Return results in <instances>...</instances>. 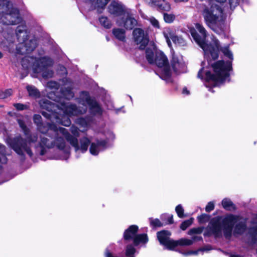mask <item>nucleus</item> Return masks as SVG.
Instances as JSON below:
<instances>
[{"label": "nucleus", "mask_w": 257, "mask_h": 257, "mask_svg": "<svg viewBox=\"0 0 257 257\" xmlns=\"http://www.w3.org/2000/svg\"><path fill=\"white\" fill-rule=\"evenodd\" d=\"M41 115L39 114H35L34 116V122L43 134V135L40 136V142L38 144H36L38 137L34 134L28 137L26 141H24L20 136L13 138H9L7 139V144L18 155H22L24 153H27L31 157L33 154L30 148L33 144L35 147L39 146L42 149L41 155L44 154V149L45 148H50L55 146L59 150L64 151L65 156L60 159L67 160L69 158V148L66 146L63 137L74 148L76 152L84 153L87 150L90 142L88 138H82L79 143L77 138L71 136L66 128L57 127L54 124H47L44 126L41 124Z\"/></svg>", "instance_id": "1"}, {"label": "nucleus", "mask_w": 257, "mask_h": 257, "mask_svg": "<svg viewBox=\"0 0 257 257\" xmlns=\"http://www.w3.org/2000/svg\"><path fill=\"white\" fill-rule=\"evenodd\" d=\"M190 32L194 40L203 50L207 60L202 62L198 77L215 85L226 81L229 77L233 59L228 46L221 47L219 41L214 36L212 37L211 41L207 43L206 31L199 24H196L195 29L191 28Z\"/></svg>", "instance_id": "2"}, {"label": "nucleus", "mask_w": 257, "mask_h": 257, "mask_svg": "<svg viewBox=\"0 0 257 257\" xmlns=\"http://www.w3.org/2000/svg\"><path fill=\"white\" fill-rule=\"evenodd\" d=\"M237 223L235 227V233H242L245 229V221L239 216L228 214L223 218L217 217L212 218L208 226L204 235H213L215 237L222 236V233L225 237L231 236L233 225Z\"/></svg>", "instance_id": "3"}, {"label": "nucleus", "mask_w": 257, "mask_h": 257, "mask_svg": "<svg viewBox=\"0 0 257 257\" xmlns=\"http://www.w3.org/2000/svg\"><path fill=\"white\" fill-rule=\"evenodd\" d=\"M202 14L206 25L213 31L219 34L223 32V11L218 5L205 7Z\"/></svg>", "instance_id": "4"}, {"label": "nucleus", "mask_w": 257, "mask_h": 257, "mask_svg": "<svg viewBox=\"0 0 257 257\" xmlns=\"http://www.w3.org/2000/svg\"><path fill=\"white\" fill-rule=\"evenodd\" d=\"M146 59L150 64H155L161 69L163 74L168 77L171 74L168 59L160 50L154 45H149L146 51Z\"/></svg>", "instance_id": "5"}, {"label": "nucleus", "mask_w": 257, "mask_h": 257, "mask_svg": "<svg viewBox=\"0 0 257 257\" xmlns=\"http://www.w3.org/2000/svg\"><path fill=\"white\" fill-rule=\"evenodd\" d=\"M61 101H63V103L57 105L59 110L58 112V118L59 120L57 122L64 126H68L70 125L71 121L69 117L82 114L86 111V108L82 110H78L75 105L65 102L64 100L61 99Z\"/></svg>", "instance_id": "6"}, {"label": "nucleus", "mask_w": 257, "mask_h": 257, "mask_svg": "<svg viewBox=\"0 0 257 257\" xmlns=\"http://www.w3.org/2000/svg\"><path fill=\"white\" fill-rule=\"evenodd\" d=\"M5 13L7 25H16L21 21L18 10L14 8L12 4L7 0H0V14Z\"/></svg>", "instance_id": "7"}, {"label": "nucleus", "mask_w": 257, "mask_h": 257, "mask_svg": "<svg viewBox=\"0 0 257 257\" xmlns=\"http://www.w3.org/2000/svg\"><path fill=\"white\" fill-rule=\"evenodd\" d=\"M138 227L135 225L130 226L124 232V240H132L135 245H143L148 241L146 234H137Z\"/></svg>", "instance_id": "8"}, {"label": "nucleus", "mask_w": 257, "mask_h": 257, "mask_svg": "<svg viewBox=\"0 0 257 257\" xmlns=\"http://www.w3.org/2000/svg\"><path fill=\"white\" fill-rule=\"evenodd\" d=\"M39 65L37 68H35L36 73H40L45 78H51L53 75V72L49 68L53 64L51 59L43 58L37 62Z\"/></svg>", "instance_id": "9"}, {"label": "nucleus", "mask_w": 257, "mask_h": 257, "mask_svg": "<svg viewBox=\"0 0 257 257\" xmlns=\"http://www.w3.org/2000/svg\"><path fill=\"white\" fill-rule=\"evenodd\" d=\"M133 35L135 41L140 45V48L143 49L148 44L149 38L148 34L141 29L137 28L134 30Z\"/></svg>", "instance_id": "10"}, {"label": "nucleus", "mask_w": 257, "mask_h": 257, "mask_svg": "<svg viewBox=\"0 0 257 257\" xmlns=\"http://www.w3.org/2000/svg\"><path fill=\"white\" fill-rule=\"evenodd\" d=\"M109 13L116 17L117 19H120L126 13L125 11L124 6L117 1L112 2L108 7Z\"/></svg>", "instance_id": "11"}, {"label": "nucleus", "mask_w": 257, "mask_h": 257, "mask_svg": "<svg viewBox=\"0 0 257 257\" xmlns=\"http://www.w3.org/2000/svg\"><path fill=\"white\" fill-rule=\"evenodd\" d=\"M170 232L166 230L158 232L157 233V237L160 243L165 246L166 248L172 250L175 243V240L170 239Z\"/></svg>", "instance_id": "12"}, {"label": "nucleus", "mask_w": 257, "mask_h": 257, "mask_svg": "<svg viewBox=\"0 0 257 257\" xmlns=\"http://www.w3.org/2000/svg\"><path fill=\"white\" fill-rule=\"evenodd\" d=\"M116 23L126 29H132L137 24V20L128 13L125 14L120 19H117Z\"/></svg>", "instance_id": "13"}, {"label": "nucleus", "mask_w": 257, "mask_h": 257, "mask_svg": "<svg viewBox=\"0 0 257 257\" xmlns=\"http://www.w3.org/2000/svg\"><path fill=\"white\" fill-rule=\"evenodd\" d=\"M171 64L172 68L174 72L181 73L185 71V64L181 56L173 54Z\"/></svg>", "instance_id": "14"}, {"label": "nucleus", "mask_w": 257, "mask_h": 257, "mask_svg": "<svg viewBox=\"0 0 257 257\" xmlns=\"http://www.w3.org/2000/svg\"><path fill=\"white\" fill-rule=\"evenodd\" d=\"M163 34L169 47H172L171 40H172L176 35V29L174 27H167L164 28Z\"/></svg>", "instance_id": "15"}, {"label": "nucleus", "mask_w": 257, "mask_h": 257, "mask_svg": "<svg viewBox=\"0 0 257 257\" xmlns=\"http://www.w3.org/2000/svg\"><path fill=\"white\" fill-rule=\"evenodd\" d=\"M106 147L105 141H97L96 143H93L91 144L89 151L92 155H97L100 151L104 150Z\"/></svg>", "instance_id": "16"}, {"label": "nucleus", "mask_w": 257, "mask_h": 257, "mask_svg": "<svg viewBox=\"0 0 257 257\" xmlns=\"http://www.w3.org/2000/svg\"><path fill=\"white\" fill-rule=\"evenodd\" d=\"M149 4L152 7L156 8L159 10L169 11L171 9L169 3L165 0H150Z\"/></svg>", "instance_id": "17"}, {"label": "nucleus", "mask_w": 257, "mask_h": 257, "mask_svg": "<svg viewBox=\"0 0 257 257\" xmlns=\"http://www.w3.org/2000/svg\"><path fill=\"white\" fill-rule=\"evenodd\" d=\"M63 88H62V93L63 95H71L73 83L67 78H64L63 81Z\"/></svg>", "instance_id": "18"}, {"label": "nucleus", "mask_w": 257, "mask_h": 257, "mask_svg": "<svg viewBox=\"0 0 257 257\" xmlns=\"http://www.w3.org/2000/svg\"><path fill=\"white\" fill-rule=\"evenodd\" d=\"M16 35L19 41H25L27 37L25 25H21L17 27L16 30Z\"/></svg>", "instance_id": "19"}, {"label": "nucleus", "mask_w": 257, "mask_h": 257, "mask_svg": "<svg viewBox=\"0 0 257 257\" xmlns=\"http://www.w3.org/2000/svg\"><path fill=\"white\" fill-rule=\"evenodd\" d=\"M87 103L89 105L91 111L95 114H100L101 112V109L98 104L95 101L92 100L90 102V99H87Z\"/></svg>", "instance_id": "20"}, {"label": "nucleus", "mask_w": 257, "mask_h": 257, "mask_svg": "<svg viewBox=\"0 0 257 257\" xmlns=\"http://www.w3.org/2000/svg\"><path fill=\"white\" fill-rule=\"evenodd\" d=\"M96 9H103L109 0H88Z\"/></svg>", "instance_id": "21"}, {"label": "nucleus", "mask_w": 257, "mask_h": 257, "mask_svg": "<svg viewBox=\"0 0 257 257\" xmlns=\"http://www.w3.org/2000/svg\"><path fill=\"white\" fill-rule=\"evenodd\" d=\"M226 0H208L210 4H213L214 3L216 2L219 4L223 3L226 2ZM241 0H228V3L230 8L235 7L237 6L239 2Z\"/></svg>", "instance_id": "22"}, {"label": "nucleus", "mask_w": 257, "mask_h": 257, "mask_svg": "<svg viewBox=\"0 0 257 257\" xmlns=\"http://www.w3.org/2000/svg\"><path fill=\"white\" fill-rule=\"evenodd\" d=\"M193 241L191 239L187 238H181L179 240H175V245H173V249L178 245H190L193 243Z\"/></svg>", "instance_id": "23"}, {"label": "nucleus", "mask_w": 257, "mask_h": 257, "mask_svg": "<svg viewBox=\"0 0 257 257\" xmlns=\"http://www.w3.org/2000/svg\"><path fill=\"white\" fill-rule=\"evenodd\" d=\"M222 205L223 207L227 210H232L235 209L234 206L232 202L228 199H224L222 201Z\"/></svg>", "instance_id": "24"}, {"label": "nucleus", "mask_w": 257, "mask_h": 257, "mask_svg": "<svg viewBox=\"0 0 257 257\" xmlns=\"http://www.w3.org/2000/svg\"><path fill=\"white\" fill-rule=\"evenodd\" d=\"M113 33L115 37L120 40H123L125 38L124 31L122 29H114Z\"/></svg>", "instance_id": "25"}, {"label": "nucleus", "mask_w": 257, "mask_h": 257, "mask_svg": "<svg viewBox=\"0 0 257 257\" xmlns=\"http://www.w3.org/2000/svg\"><path fill=\"white\" fill-rule=\"evenodd\" d=\"M99 23L101 26L105 28L109 29L111 27V23L106 17H101L99 19Z\"/></svg>", "instance_id": "26"}, {"label": "nucleus", "mask_w": 257, "mask_h": 257, "mask_svg": "<svg viewBox=\"0 0 257 257\" xmlns=\"http://www.w3.org/2000/svg\"><path fill=\"white\" fill-rule=\"evenodd\" d=\"M5 147L0 144V162L5 164L7 163V159L6 157Z\"/></svg>", "instance_id": "27"}, {"label": "nucleus", "mask_w": 257, "mask_h": 257, "mask_svg": "<svg viewBox=\"0 0 257 257\" xmlns=\"http://www.w3.org/2000/svg\"><path fill=\"white\" fill-rule=\"evenodd\" d=\"M27 89L29 92L30 96H37L40 95L38 89L34 86H28Z\"/></svg>", "instance_id": "28"}, {"label": "nucleus", "mask_w": 257, "mask_h": 257, "mask_svg": "<svg viewBox=\"0 0 257 257\" xmlns=\"http://www.w3.org/2000/svg\"><path fill=\"white\" fill-rule=\"evenodd\" d=\"M172 41L178 46H185L186 44L185 41L180 36H176Z\"/></svg>", "instance_id": "29"}, {"label": "nucleus", "mask_w": 257, "mask_h": 257, "mask_svg": "<svg viewBox=\"0 0 257 257\" xmlns=\"http://www.w3.org/2000/svg\"><path fill=\"white\" fill-rule=\"evenodd\" d=\"M152 26L156 29H160V25L159 22L153 17H149L147 19Z\"/></svg>", "instance_id": "30"}, {"label": "nucleus", "mask_w": 257, "mask_h": 257, "mask_svg": "<svg viewBox=\"0 0 257 257\" xmlns=\"http://www.w3.org/2000/svg\"><path fill=\"white\" fill-rule=\"evenodd\" d=\"M175 19V16L173 14H164V21L167 23H172L173 22Z\"/></svg>", "instance_id": "31"}, {"label": "nucleus", "mask_w": 257, "mask_h": 257, "mask_svg": "<svg viewBox=\"0 0 257 257\" xmlns=\"http://www.w3.org/2000/svg\"><path fill=\"white\" fill-rule=\"evenodd\" d=\"M193 222V219L190 218V219L184 221L182 222V223L181 224L180 228L184 230H185L187 227H188Z\"/></svg>", "instance_id": "32"}, {"label": "nucleus", "mask_w": 257, "mask_h": 257, "mask_svg": "<svg viewBox=\"0 0 257 257\" xmlns=\"http://www.w3.org/2000/svg\"><path fill=\"white\" fill-rule=\"evenodd\" d=\"M77 123L82 127L87 128L89 125V122L88 120L84 118H79L77 120Z\"/></svg>", "instance_id": "33"}, {"label": "nucleus", "mask_w": 257, "mask_h": 257, "mask_svg": "<svg viewBox=\"0 0 257 257\" xmlns=\"http://www.w3.org/2000/svg\"><path fill=\"white\" fill-rule=\"evenodd\" d=\"M203 231L202 227L193 228L191 229L188 231L189 235H192L193 234H200Z\"/></svg>", "instance_id": "34"}, {"label": "nucleus", "mask_w": 257, "mask_h": 257, "mask_svg": "<svg viewBox=\"0 0 257 257\" xmlns=\"http://www.w3.org/2000/svg\"><path fill=\"white\" fill-rule=\"evenodd\" d=\"M249 231L252 235L257 234V218L252 222V227Z\"/></svg>", "instance_id": "35"}, {"label": "nucleus", "mask_w": 257, "mask_h": 257, "mask_svg": "<svg viewBox=\"0 0 257 257\" xmlns=\"http://www.w3.org/2000/svg\"><path fill=\"white\" fill-rule=\"evenodd\" d=\"M18 123L20 125V126L21 127L24 133H25V134L26 135H27L29 133V129L25 124L24 122L22 120L18 119Z\"/></svg>", "instance_id": "36"}, {"label": "nucleus", "mask_w": 257, "mask_h": 257, "mask_svg": "<svg viewBox=\"0 0 257 257\" xmlns=\"http://www.w3.org/2000/svg\"><path fill=\"white\" fill-rule=\"evenodd\" d=\"M150 224L154 227H160L162 226V223L158 219H150Z\"/></svg>", "instance_id": "37"}, {"label": "nucleus", "mask_w": 257, "mask_h": 257, "mask_svg": "<svg viewBox=\"0 0 257 257\" xmlns=\"http://www.w3.org/2000/svg\"><path fill=\"white\" fill-rule=\"evenodd\" d=\"M176 211L180 218L183 217L184 209L181 205H178L176 207Z\"/></svg>", "instance_id": "38"}, {"label": "nucleus", "mask_w": 257, "mask_h": 257, "mask_svg": "<svg viewBox=\"0 0 257 257\" xmlns=\"http://www.w3.org/2000/svg\"><path fill=\"white\" fill-rule=\"evenodd\" d=\"M30 42L31 43V46L30 47L27 46L25 47L26 48V51L28 53L33 51L36 47V43L35 40H31Z\"/></svg>", "instance_id": "39"}, {"label": "nucleus", "mask_w": 257, "mask_h": 257, "mask_svg": "<svg viewBox=\"0 0 257 257\" xmlns=\"http://www.w3.org/2000/svg\"><path fill=\"white\" fill-rule=\"evenodd\" d=\"M15 107L18 110H22L27 108V106L21 103L14 104Z\"/></svg>", "instance_id": "40"}, {"label": "nucleus", "mask_w": 257, "mask_h": 257, "mask_svg": "<svg viewBox=\"0 0 257 257\" xmlns=\"http://www.w3.org/2000/svg\"><path fill=\"white\" fill-rule=\"evenodd\" d=\"M214 208V204L213 202H209L207 204L205 207V211L207 212H209L213 210Z\"/></svg>", "instance_id": "41"}, {"label": "nucleus", "mask_w": 257, "mask_h": 257, "mask_svg": "<svg viewBox=\"0 0 257 257\" xmlns=\"http://www.w3.org/2000/svg\"><path fill=\"white\" fill-rule=\"evenodd\" d=\"M70 130L71 132L75 137H77L79 136V130L77 127L72 126Z\"/></svg>", "instance_id": "42"}, {"label": "nucleus", "mask_w": 257, "mask_h": 257, "mask_svg": "<svg viewBox=\"0 0 257 257\" xmlns=\"http://www.w3.org/2000/svg\"><path fill=\"white\" fill-rule=\"evenodd\" d=\"M166 217H167L168 220L166 223H173V216L170 214H163L161 216L162 219H165Z\"/></svg>", "instance_id": "43"}, {"label": "nucleus", "mask_w": 257, "mask_h": 257, "mask_svg": "<svg viewBox=\"0 0 257 257\" xmlns=\"http://www.w3.org/2000/svg\"><path fill=\"white\" fill-rule=\"evenodd\" d=\"M48 87L51 89H58L59 87L58 84L54 81H50L47 84Z\"/></svg>", "instance_id": "44"}, {"label": "nucleus", "mask_w": 257, "mask_h": 257, "mask_svg": "<svg viewBox=\"0 0 257 257\" xmlns=\"http://www.w3.org/2000/svg\"><path fill=\"white\" fill-rule=\"evenodd\" d=\"M208 250H210V248H209V247L207 246V247H204L203 249H199L197 251H190L186 253L185 254L186 255L196 254L200 251Z\"/></svg>", "instance_id": "45"}, {"label": "nucleus", "mask_w": 257, "mask_h": 257, "mask_svg": "<svg viewBox=\"0 0 257 257\" xmlns=\"http://www.w3.org/2000/svg\"><path fill=\"white\" fill-rule=\"evenodd\" d=\"M3 94L5 96H10L13 94V90L12 89H7L5 90Z\"/></svg>", "instance_id": "46"}, {"label": "nucleus", "mask_w": 257, "mask_h": 257, "mask_svg": "<svg viewBox=\"0 0 257 257\" xmlns=\"http://www.w3.org/2000/svg\"><path fill=\"white\" fill-rule=\"evenodd\" d=\"M207 216L206 215H202L198 217V219L199 220V221L200 222H203L204 220V219L205 218H207Z\"/></svg>", "instance_id": "47"}, {"label": "nucleus", "mask_w": 257, "mask_h": 257, "mask_svg": "<svg viewBox=\"0 0 257 257\" xmlns=\"http://www.w3.org/2000/svg\"><path fill=\"white\" fill-rule=\"evenodd\" d=\"M182 94L185 95H188L190 94V93L186 88H184L182 90Z\"/></svg>", "instance_id": "48"}, {"label": "nucleus", "mask_w": 257, "mask_h": 257, "mask_svg": "<svg viewBox=\"0 0 257 257\" xmlns=\"http://www.w3.org/2000/svg\"><path fill=\"white\" fill-rule=\"evenodd\" d=\"M202 239V237H199V236H193L192 237V240L193 241H195V240H201Z\"/></svg>", "instance_id": "49"}, {"label": "nucleus", "mask_w": 257, "mask_h": 257, "mask_svg": "<svg viewBox=\"0 0 257 257\" xmlns=\"http://www.w3.org/2000/svg\"><path fill=\"white\" fill-rule=\"evenodd\" d=\"M82 96H88L89 93L86 91H83L81 93Z\"/></svg>", "instance_id": "50"}, {"label": "nucleus", "mask_w": 257, "mask_h": 257, "mask_svg": "<svg viewBox=\"0 0 257 257\" xmlns=\"http://www.w3.org/2000/svg\"><path fill=\"white\" fill-rule=\"evenodd\" d=\"M60 68H61V70L62 71L61 73V74L65 73L66 70H65V67L63 66H61Z\"/></svg>", "instance_id": "51"}, {"label": "nucleus", "mask_w": 257, "mask_h": 257, "mask_svg": "<svg viewBox=\"0 0 257 257\" xmlns=\"http://www.w3.org/2000/svg\"><path fill=\"white\" fill-rule=\"evenodd\" d=\"M188 0H175L176 2H187Z\"/></svg>", "instance_id": "52"}, {"label": "nucleus", "mask_w": 257, "mask_h": 257, "mask_svg": "<svg viewBox=\"0 0 257 257\" xmlns=\"http://www.w3.org/2000/svg\"><path fill=\"white\" fill-rule=\"evenodd\" d=\"M103 94V95H107V92H106L105 90H104L103 91V94Z\"/></svg>", "instance_id": "53"}, {"label": "nucleus", "mask_w": 257, "mask_h": 257, "mask_svg": "<svg viewBox=\"0 0 257 257\" xmlns=\"http://www.w3.org/2000/svg\"><path fill=\"white\" fill-rule=\"evenodd\" d=\"M3 56L2 53L0 52V58H1Z\"/></svg>", "instance_id": "54"}, {"label": "nucleus", "mask_w": 257, "mask_h": 257, "mask_svg": "<svg viewBox=\"0 0 257 257\" xmlns=\"http://www.w3.org/2000/svg\"><path fill=\"white\" fill-rule=\"evenodd\" d=\"M60 98H67V97H59Z\"/></svg>", "instance_id": "55"}, {"label": "nucleus", "mask_w": 257, "mask_h": 257, "mask_svg": "<svg viewBox=\"0 0 257 257\" xmlns=\"http://www.w3.org/2000/svg\"><path fill=\"white\" fill-rule=\"evenodd\" d=\"M24 61H25V60H23V61H22V62H23V65H24Z\"/></svg>", "instance_id": "56"}, {"label": "nucleus", "mask_w": 257, "mask_h": 257, "mask_svg": "<svg viewBox=\"0 0 257 257\" xmlns=\"http://www.w3.org/2000/svg\"><path fill=\"white\" fill-rule=\"evenodd\" d=\"M9 114L11 115H12L11 112H9Z\"/></svg>", "instance_id": "57"}]
</instances>
